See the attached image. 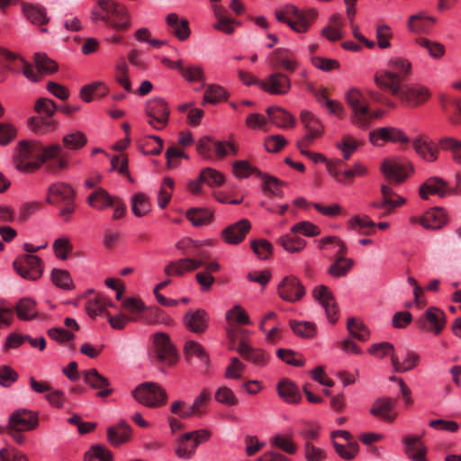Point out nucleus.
I'll return each instance as SVG.
<instances>
[{"instance_id": "nucleus-1", "label": "nucleus", "mask_w": 461, "mask_h": 461, "mask_svg": "<svg viewBox=\"0 0 461 461\" xmlns=\"http://www.w3.org/2000/svg\"><path fill=\"white\" fill-rule=\"evenodd\" d=\"M50 172H58L68 167V158L62 147L58 144L45 146L38 140H23L18 142L14 153V164L17 170L23 173H32L47 161Z\"/></svg>"}, {"instance_id": "nucleus-2", "label": "nucleus", "mask_w": 461, "mask_h": 461, "mask_svg": "<svg viewBox=\"0 0 461 461\" xmlns=\"http://www.w3.org/2000/svg\"><path fill=\"white\" fill-rule=\"evenodd\" d=\"M376 85L384 90L391 92L403 103L411 106H417L426 102L429 96V90L422 86H402L401 76L392 72H382L375 77Z\"/></svg>"}, {"instance_id": "nucleus-3", "label": "nucleus", "mask_w": 461, "mask_h": 461, "mask_svg": "<svg viewBox=\"0 0 461 461\" xmlns=\"http://www.w3.org/2000/svg\"><path fill=\"white\" fill-rule=\"evenodd\" d=\"M203 244L190 238L179 240L176 244V249L182 251L183 254L193 258H185L170 262L165 268L166 275L167 276L172 275L181 276L186 271L195 270L202 267L207 258V253L202 249Z\"/></svg>"}, {"instance_id": "nucleus-4", "label": "nucleus", "mask_w": 461, "mask_h": 461, "mask_svg": "<svg viewBox=\"0 0 461 461\" xmlns=\"http://www.w3.org/2000/svg\"><path fill=\"white\" fill-rule=\"evenodd\" d=\"M345 99L351 110L350 122L360 129H368L374 120L383 115V112L380 110H370L367 99L357 89L348 90Z\"/></svg>"}, {"instance_id": "nucleus-5", "label": "nucleus", "mask_w": 461, "mask_h": 461, "mask_svg": "<svg viewBox=\"0 0 461 461\" xmlns=\"http://www.w3.org/2000/svg\"><path fill=\"white\" fill-rule=\"evenodd\" d=\"M34 110L39 116H32L28 120V125L33 132L43 135L57 129L58 122L51 117L58 110V106L51 99L46 97L37 99Z\"/></svg>"}, {"instance_id": "nucleus-6", "label": "nucleus", "mask_w": 461, "mask_h": 461, "mask_svg": "<svg viewBox=\"0 0 461 461\" xmlns=\"http://www.w3.org/2000/svg\"><path fill=\"white\" fill-rule=\"evenodd\" d=\"M316 16L317 13L313 9L301 11L294 5H286L276 12V17L279 22L287 23L297 32H307Z\"/></svg>"}, {"instance_id": "nucleus-7", "label": "nucleus", "mask_w": 461, "mask_h": 461, "mask_svg": "<svg viewBox=\"0 0 461 461\" xmlns=\"http://www.w3.org/2000/svg\"><path fill=\"white\" fill-rule=\"evenodd\" d=\"M98 7L105 13L104 23L116 32H124L131 27V16L127 8L114 0H98Z\"/></svg>"}, {"instance_id": "nucleus-8", "label": "nucleus", "mask_w": 461, "mask_h": 461, "mask_svg": "<svg viewBox=\"0 0 461 461\" xmlns=\"http://www.w3.org/2000/svg\"><path fill=\"white\" fill-rule=\"evenodd\" d=\"M47 203L60 207L59 214L66 216L75 210V191L68 184L58 182L48 189Z\"/></svg>"}, {"instance_id": "nucleus-9", "label": "nucleus", "mask_w": 461, "mask_h": 461, "mask_svg": "<svg viewBox=\"0 0 461 461\" xmlns=\"http://www.w3.org/2000/svg\"><path fill=\"white\" fill-rule=\"evenodd\" d=\"M132 396L137 402L149 408L160 407L167 399L165 389L153 382H145L138 385L132 391Z\"/></svg>"}, {"instance_id": "nucleus-10", "label": "nucleus", "mask_w": 461, "mask_h": 461, "mask_svg": "<svg viewBox=\"0 0 461 461\" xmlns=\"http://www.w3.org/2000/svg\"><path fill=\"white\" fill-rule=\"evenodd\" d=\"M328 245L339 248L336 252L337 259L330 267L329 273L335 277L345 276L353 266L351 259L343 257L347 252L345 243L335 236H328L319 241V248L321 249H325Z\"/></svg>"}, {"instance_id": "nucleus-11", "label": "nucleus", "mask_w": 461, "mask_h": 461, "mask_svg": "<svg viewBox=\"0 0 461 461\" xmlns=\"http://www.w3.org/2000/svg\"><path fill=\"white\" fill-rule=\"evenodd\" d=\"M14 267L17 274L26 279L38 280L43 271L42 260L33 254H22L14 261Z\"/></svg>"}, {"instance_id": "nucleus-12", "label": "nucleus", "mask_w": 461, "mask_h": 461, "mask_svg": "<svg viewBox=\"0 0 461 461\" xmlns=\"http://www.w3.org/2000/svg\"><path fill=\"white\" fill-rule=\"evenodd\" d=\"M416 323L420 329L437 336L439 335L446 327V313L438 307L429 306L417 319Z\"/></svg>"}, {"instance_id": "nucleus-13", "label": "nucleus", "mask_w": 461, "mask_h": 461, "mask_svg": "<svg viewBox=\"0 0 461 461\" xmlns=\"http://www.w3.org/2000/svg\"><path fill=\"white\" fill-rule=\"evenodd\" d=\"M152 352L157 359L166 365L172 366L177 360V352L169 337L163 332L153 335Z\"/></svg>"}, {"instance_id": "nucleus-14", "label": "nucleus", "mask_w": 461, "mask_h": 461, "mask_svg": "<svg viewBox=\"0 0 461 461\" xmlns=\"http://www.w3.org/2000/svg\"><path fill=\"white\" fill-rule=\"evenodd\" d=\"M146 114L150 118L149 125L156 130H161L167 124L170 110L167 103L157 97L149 100L146 104Z\"/></svg>"}, {"instance_id": "nucleus-15", "label": "nucleus", "mask_w": 461, "mask_h": 461, "mask_svg": "<svg viewBox=\"0 0 461 461\" xmlns=\"http://www.w3.org/2000/svg\"><path fill=\"white\" fill-rule=\"evenodd\" d=\"M369 140L376 147L384 146V142L401 143L403 145H407L410 142L407 135L402 130L394 127H382L371 131L369 132Z\"/></svg>"}, {"instance_id": "nucleus-16", "label": "nucleus", "mask_w": 461, "mask_h": 461, "mask_svg": "<svg viewBox=\"0 0 461 461\" xmlns=\"http://www.w3.org/2000/svg\"><path fill=\"white\" fill-rule=\"evenodd\" d=\"M291 86L290 78L282 72H273L260 82V89L273 95H287Z\"/></svg>"}, {"instance_id": "nucleus-17", "label": "nucleus", "mask_w": 461, "mask_h": 461, "mask_svg": "<svg viewBox=\"0 0 461 461\" xmlns=\"http://www.w3.org/2000/svg\"><path fill=\"white\" fill-rule=\"evenodd\" d=\"M0 58L8 61V68L16 73L22 72L24 77L32 81H39L40 77L34 71L32 66L16 54L0 48Z\"/></svg>"}, {"instance_id": "nucleus-18", "label": "nucleus", "mask_w": 461, "mask_h": 461, "mask_svg": "<svg viewBox=\"0 0 461 461\" xmlns=\"http://www.w3.org/2000/svg\"><path fill=\"white\" fill-rule=\"evenodd\" d=\"M39 426L38 413L27 409L14 411L9 417L8 427L22 431H31Z\"/></svg>"}, {"instance_id": "nucleus-19", "label": "nucleus", "mask_w": 461, "mask_h": 461, "mask_svg": "<svg viewBox=\"0 0 461 461\" xmlns=\"http://www.w3.org/2000/svg\"><path fill=\"white\" fill-rule=\"evenodd\" d=\"M300 117L307 134L297 142L298 149L307 148L316 138L321 135L323 130L321 122L312 113L303 111Z\"/></svg>"}, {"instance_id": "nucleus-20", "label": "nucleus", "mask_w": 461, "mask_h": 461, "mask_svg": "<svg viewBox=\"0 0 461 461\" xmlns=\"http://www.w3.org/2000/svg\"><path fill=\"white\" fill-rule=\"evenodd\" d=\"M210 317L203 309L189 310L183 318L185 327L195 334L204 333L209 327Z\"/></svg>"}, {"instance_id": "nucleus-21", "label": "nucleus", "mask_w": 461, "mask_h": 461, "mask_svg": "<svg viewBox=\"0 0 461 461\" xmlns=\"http://www.w3.org/2000/svg\"><path fill=\"white\" fill-rule=\"evenodd\" d=\"M408 168L412 170L411 165L407 166L398 160L384 159L381 164V171L384 176L391 182L401 184L408 176Z\"/></svg>"}, {"instance_id": "nucleus-22", "label": "nucleus", "mask_w": 461, "mask_h": 461, "mask_svg": "<svg viewBox=\"0 0 461 461\" xmlns=\"http://www.w3.org/2000/svg\"><path fill=\"white\" fill-rule=\"evenodd\" d=\"M419 193L422 199L428 200L430 194L445 197L449 194H453V189H450L448 184L443 178L432 176L428 178L420 186Z\"/></svg>"}, {"instance_id": "nucleus-23", "label": "nucleus", "mask_w": 461, "mask_h": 461, "mask_svg": "<svg viewBox=\"0 0 461 461\" xmlns=\"http://www.w3.org/2000/svg\"><path fill=\"white\" fill-rule=\"evenodd\" d=\"M251 224L249 220L241 219L239 221L226 227L221 231V238L228 244H239L249 231Z\"/></svg>"}, {"instance_id": "nucleus-24", "label": "nucleus", "mask_w": 461, "mask_h": 461, "mask_svg": "<svg viewBox=\"0 0 461 461\" xmlns=\"http://www.w3.org/2000/svg\"><path fill=\"white\" fill-rule=\"evenodd\" d=\"M404 452L411 461H426L427 448L420 438L408 435L402 438Z\"/></svg>"}, {"instance_id": "nucleus-25", "label": "nucleus", "mask_w": 461, "mask_h": 461, "mask_svg": "<svg viewBox=\"0 0 461 461\" xmlns=\"http://www.w3.org/2000/svg\"><path fill=\"white\" fill-rule=\"evenodd\" d=\"M447 222L445 210L441 207H435L427 211L420 217V224L426 229L438 230Z\"/></svg>"}, {"instance_id": "nucleus-26", "label": "nucleus", "mask_w": 461, "mask_h": 461, "mask_svg": "<svg viewBox=\"0 0 461 461\" xmlns=\"http://www.w3.org/2000/svg\"><path fill=\"white\" fill-rule=\"evenodd\" d=\"M267 114L273 124L282 129L294 127L296 123L295 118L289 112L279 106L268 107Z\"/></svg>"}, {"instance_id": "nucleus-27", "label": "nucleus", "mask_w": 461, "mask_h": 461, "mask_svg": "<svg viewBox=\"0 0 461 461\" xmlns=\"http://www.w3.org/2000/svg\"><path fill=\"white\" fill-rule=\"evenodd\" d=\"M236 350L246 360L258 366H264L268 362V356L264 350L253 348L247 345L243 340L240 341Z\"/></svg>"}, {"instance_id": "nucleus-28", "label": "nucleus", "mask_w": 461, "mask_h": 461, "mask_svg": "<svg viewBox=\"0 0 461 461\" xmlns=\"http://www.w3.org/2000/svg\"><path fill=\"white\" fill-rule=\"evenodd\" d=\"M197 445L189 432L181 435L175 442V454L182 459L189 460L195 454Z\"/></svg>"}, {"instance_id": "nucleus-29", "label": "nucleus", "mask_w": 461, "mask_h": 461, "mask_svg": "<svg viewBox=\"0 0 461 461\" xmlns=\"http://www.w3.org/2000/svg\"><path fill=\"white\" fill-rule=\"evenodd\" d=\"M166 23L172 30V33L181 41H186L190 34L191 30L189 27L188 20L182 18L175 14H168L166 17Z\"/></svg>"}, {"instance_id": "nucleus-30", "label": "nucleus", "mask_w": 461, "mask_h": 461, "mask_svg": "<svg viewBox=\"0 0 461 461\" xmlns=\"http://www.w3.org/2000/svg\"><path fill=\"white\" fill-rule=\"evenodd\" d=\"M313 297L325 309L326 314L331 322H336L338 307L330 290H313Z\"/></svg>"}, {"instance_id": "nucleus-31", "label": "nucleus", "mask_w": 461, "mask_h": 461, "mask_svg": "<svg viewBox=\"0 0 461 461\" xmlns=\"http://www.w3.org/2000/svg\"><path fill=\"white\" fill-rule=\"evenodd\" d=\"M36 302L29 297L18 300L14 307V312L22 321H32L39 317Z\"/></svg>"}, {"instance_id": "nucleus-32", "label": "nucleus", "mask_w": 461, "mask_h": 461, "mask_svg": "<svg viewBox=\"0 0 461 461\" xmlns=\"http://www.w3.org/2000/svg\"><path fill=\"white\" fill-rule=\"evenodd\" d=\"M272 66H282L287 72H294L298 62L294 57L293 53L286 49H277L274 51L272 56Z\"/></svg>"}, {"instance_id": "nucleus-33", "label": "nucleus", "mask_w": 461, "mask_h": 461, "mask_svg": "<svg viewBox=\"0 0 461 461\" xmlns=\"http://www.w3.org/2000/svg\"><path fill=\"white\" fill-rule=\"evenodd\" d=\"M419 354L414 351L407 350L404 357L401 360L397 356H392V365L398 373H405L415 368L420 362Z\"/></svg>"}, {"instance_id": "nucleus-34", "label": "nucleus", "mask_w": 461, "mask_h": 461, "mask_svg": "<svg viewBox=\"0 0 461 461\" xmlns=\"http://www.w3.org/2000/svg\"><path fill=\"white\" fill-rule=\"evenodd\" d=\"M114 198L106 190L98 187L88 195L87 203L94 209L104 210L113 205Z\"/></svg>"}, {"instance_id": "nucleus-35", "label": "nucleus", "mask_w": 461, "mask_h": 461, "mask_svg": "<svg viewBox=\"0 0 461 461\" xmlns=\"http://www.w3.org/2000/svg\"><path fill=\"white\" fill-rule=\"evenodd\" d=\"M211 395L208 390L203 389L201 393L194 399L192 405H190L183 413L182 419H188L194 416H202L205 413V407L207 406Z\"/></svg>"}, {"instance_id": "nucleus-36", "label": "nucleus", "mask_w": 461, "mask_h": 461, "mask_svg": "<svg viewBox=\"0 0 461 461\" xmlns=\"http://www.w3.org/2000/svg\"><path fill=\"white\" fill-rule=\"evenodd\" d=\"M278 395L288 403H297L301 400L298 387L290 380L283 379L277 384Z\"/></svg>"}, {"instance_id": "nucleus-37", "label": "nucleus", "mask_w": 461, "mask_h": 461, "mask_svg": "<svg viewBox=\"0 0 461 461\" xmlns=\"http://www.w3.org/2000/svg\"><path fill=\"white\" fill-rule=\"evenodd\" d=\"M381 193L383 196V205L388 210L383 214L384 216H386L394 208L400 207L405 203L404 198L395 194L393 189L386 185L381 186Z\"/></svg>"}, {"instance_id": "nucleus-38", "label": "nucleus", "mask_w": 461, "mask_h": 461, "mask_svg": "<svg viewBox=\"0 0 461 461\" xmlns=\"http://www.w3.org/2000/svg\"><path fill=\"white\" fill-rule=\"evenodd\" d=\"M412 145L416 153L425 161L433 162L438 158V149L431 143L416 139Z\"/></svg>"}, {"instance_id": "nucleus-39", "label": "nucleus", "mask_w": 461, "mask_h": 461, "mask_svg": "<svg viewBox=\"0 0 461 461\" xmlns=\"http://www.w3.org/2000/svg\"><path fill=\"white\" fill-rule=\"evenodd\" d=\"M394 405V401L391 398L378 399L376 400L370 412L375 417H382L384 420L392 422L394 420V416L390 415Z\"/></svg>"}, {"instance_id": "nucleus-40", "label": "nucleus", "mask_w": 461, "mask_h": 461, "mask_svg": "<svg viewBox=\"0 0 461 461\" xmlns=\"http://www.w3.org/2000/svg\"><path fill=\"white\" fill-rule=\"evenodd\" d=\"M435 23L431 17H427L422 14H413L409 19L408 27L415 33H428Z\"/></svg>"}, {"instance_id": "nucleus-41", "label": "nucleus", "mask_w": 461, "mask_h": 461, "mask_svg": "<svg viewBox=\"0 0 461 461\" xmlns=\"http://www.w3.org/2000/svg\"><path fill=\"white\" fill-rule=\"evenodd\" d=\"M23 10L25 16L32 23L43 25L49 22L45 9L41 5L23 4Z\"/></svg>"}, {"instance_id": "nucleus-42", "label": "nucleus", "mask_w": 461, "mask_h": 461, "mask_svg": "<svg viewBox=\"0 0 461 461\" xmlns=\"http://www.w3.org/2000/svg\"><path fill=\"white\" fill-rule=\"evenodd\" d=\"M347 329L349 334L359 341H366L369 339L370 331L365 323L354 317L348 319Z\"/></svg>"}, {"instance_id": "nucleus-43", "label": "nucleus", "mask_w": 461, "mask_h": 461, "mask_svg": "<svg viewBox=\"0 0 461 461\" xmlns=\"http://www.w3.org/2000/svg\"><path fill=\"white\" fill-rule=\"evenodd\" d=\"M348 224L350 229L360 234L370 235L375 231V223L367 215L363 217L355 215L349 220Z\"/></svg>"}, {"instance_id": "nucleus-44", "label": "nucleus", "mask_w": 461, "mask_h": 461, "mask_svg": "<svg viewBox=\"0 0 461 461\" xmlns=\"http://www.w3.org/2000/svg\"><path fill=\"white\" fill-rule=\"evenodd\" d=\"M289 326L296 336L303 339H312L317 333L315 324L311 321L292 320L289 321Z\"/></svg>"}, {"instance_id": "nucleus-45", "label": "nucleus", "mask_w": 461, "mask_h": 461, "mask_svg": "<svg viewBox=\"0 0 461 461\" xmlns=\"http://www.w3.org/2000/svg\"><path fill=\"white\" fill-rule=\"evenodd\" d=\"M295 234L291 231L279 239L280 245L290 253L300 252L306 245V241Z\"/></svg>"}, {"instance_id": "nucleus-46", "label": "nucleus", "mask_w": 461, "mask_h": 461, "mask_svg": "<svg viewBox=\"0 0 461 461\" xmlns=\"http://www.w3.org/2000/svg\"><path fill=\"white\" fill-rule=\"evenodd\" d=\"M84 381L93 389H103L110 385L108 378L102 375L95 368L82 372Z\"/></svg>"}, {"instance_id": "nucleus-47", "label": "nucleus", "mask_w": 461, "mask_h": 461, "mask_svg": "<svg viewBox=\"0 0 461 461\" xmlns=\"http://www.w3.org/2000/svg\"><path fill=\"white\" fill-rule=\"evenodd\" d=\"M187 219L196 227L207 225L212 220V212L207 209L192 208L186 212Z\"/></svg>"}, {"instance_id": "nucleus-48", "label": "nucleus", "mask_w": 461, "mask_h": 461, "mask_svg": "<svg viewBox=\"0 0 461 461\" xmlns=\"http://www.w3.org/2000/svg\"><path fill=\"white\" fill-rule=\"evenodd\" d=\"M258 176L263 181V188L266 192L270 193L273 195L282 196L283 192L281 187L285 185V182L279 180L278 178L263 174L261 172H258Z\"/></svg>"}, {"instance_id": "nucleus-49", "label": "nucleus", "mask_w": 461, "mask_h": 461, "mask_svg": "<svg viewBox=\"0 0 461 461\" xmlns=\"http://www.w3.org/2000/svg\"><path fill=\"white\" fill-rule=\"evenodd\" d=\"M225 319L228 325L238 324H249L250 320L246 313L245 310L240 305H235L229 310L225 314Z\"/></svg>"}, {"instance_id": "nucleus-50", "label": "nucleus", "mask_w": 461, "mask_h": 461, "mask_svg": "<svg viewBox=\"0 0 461 461\" xmlns=\"http://www.w3.org/2000/svg\"><path fill=\"white\" fill-rule=\"evenodd\" d=\"M208 257L204 259V264L202 266L205 267L206 273H198L196 275V279L198 283L203 286L204 288H210L211 285L213 284V277L210 275L212 272H217L220 269V266L217 262L212 261V262H206Z\"/></svg>"}, {"instance_id": "nucleus-51", "label": "nucleus", "mask_w": 461, "mask_h": 461, "mask_svg": "<svg viewBox=\"0 0 461 461\" xmlns=\"http://www.w3.org/2000/svg\"><path fill=\"white\" fill-rule=\"evenodd\" d=\"M131 210L137 217H141L150 210V203L143 193H138L131 198Z\"/></svg>"}, {"instance_id": "nucleus-52", "label": "nucleus", "mask_w": 461, "mask_h": 461, "mask_svg": "<svg viewBox=\"0 0 461 461\" xmlns=\"http://www.w3.org/2000/svg\"><path fill=\"white\" fill-rule=\"evenodd\" d=\"M34 62L37 68L34 71L38 73L40 77L41 73H53L58 68L57 64L42 53H36L34 55Z\"/></svg>"}, {"instance_id": "nucleus-53", "label": "nucleus", "mask_w": 461, "mask_h": 461, "mask_svg": "<svg viewBox=\"0 0 461 461\" xmlns=\"http://www.w3.org/2000/svg\"><path fill=\"white\" fill-rule=\"evenodd\" d=\"M84 461H112V452L102 445H95L86 453Z\"/></svg>"}, {"instance_id": "nucleus-54", "label": "nucleus", "mask_w": 461, "mask_h": 461, "mask_svg": "<svg viewBox=\"0 0 461 461\" xmlns=\"http://www.w3.org/2000/svg\"><path fill=\"white\" fill-rule=\"evenodd\" d=\"M87 139L82 131H74L63 137L64 147L68 149H79L86 144Z\"/></svg>"}, {"instance_id": "nucleus-55", "label": "nucleus", "mask_w": 461, "mask_h": 461, "mask_svg": "<svg viewBox=\"0 0 461 461\" xmlns=\"http://www.w3.org/2000/svg\"><path fill=\"white\" fill-rule=\"evenodd\" d=\"M226 95L225 90L219 85H209L203 95V104H217L224 99Z\"/></svg>"}, {"instance_id": "nucleus-56", "label": "nucleus", "mask_w": 461, "mask_h": 461, "mask_svg": "<svg viewBox=\"0 0 461 461\" xmlns=\"http://www.w3.org/2000/svg\"><path fill=\"white\" fill-rule=\"evenodd\" d=\"M185 354L187 358L196 357L202 362H208V355L203 347L194 340H189L185 345Z\"/></svg>"}, {"instance_id": "nucleus-57", "label": "nucleus", "mask_w": 461, "mask_h": 461, "mask_svg": "<svg viewBox=\"0 0 461 461\" xmlns=\"http://www.w3.org/2000/svg\"><path fill=\"white\" fill-rule=\"evenodd\" d=\"M389 72L401 76V83L411 70V63L402 58H393L389 61Z\"/></svg>"}, {"instance_id": "nucleus-58", "label": "nucleus", "mask_w": 461, "mask_h": 461, "mask_svg": "<svg viewBox=\"0 0 461 461\" xmlns=\"http://www.w3.org/2000/svg\"><path fill=\"white\" fill-rule=\"evenodd\" d=\"M439 146L446 150L452 152L453 159L461 164V141L451 137H447L439 140Z\"/></svg>"}, {"instance_id": "nucleus-59", "label": "nucleus", "mask_w": 461, "mask_h": 461, "mask_svg": "<svg viewBox=\"0 0 461 461\" xmlns=\"http://www.w3.org/2000/svg\"><path fill=\"white\" fill-rule=\"evenodd\" d=\"M199 176L200 181L212 187L221 185L223 183V176L211 167L202 170Z\"/></svg>"}, {"instance_id": "nucleus-60", "label": "nucleus", "mask_w": 461, "mask_h": 461, "mask_svg": "<svg viewBox=\"0 0 461 461\" xmlns=\"http://www.w3.org/2000/svg\"><path fill=\"white\" fill-rule=\"evenodd\" d=\"M214 398L217 402L226 406H235L239 402L233 391L226 386L220 387L216 391Z\"/></svg>"}, {"instance_id": "nucleus-61", "label": "nucleus", "mask_w": 461, "mask_h": 461, "mask_svg": "<svg viewBox=\"0 0 461 461\" xmlns=\"http://www.w3.org/2000/svg\"><path fill=\"white\" fill-rule=\"evenodd\" d=\"M417 43L427 50L429 55L434 59L441 58L445 53V48L442 44L431 41L426 38L417 39Z\"/></svg>"}, {"instance_id": "nucleus-62", "label": "nucleus", "mask_w": 461, "mask_h": 461, "mask_svg": "<svg viewBox=\"0 0 461 461\" xmlns=\"http://www.w3.org/2000/svg\"><path fill=\"white\" fill-rule=\"evenodd\" d=\"M51 280L58 288H71L73 280L70 274L62 269H53Z\"/></svg>"}, {"instance_id": "nucleus-63", "label": "nucleus", "mask_w": 461, "mask_h": 461, "mask_svg": "<svg viewBox=\"0 0 461 461\" xmlns=\"http://www.w3.org/2000/svg\"><path fill=\"white\" fill-rule=\"evenodd\" d=\"M53 249L57 258L65 260L68 255L72 252L73 246L68 238L62 237L57 239L53 243Z\"/></svg>"}, {"instance_id": "nucleus-64", "label": "nucleus", "mask_w": 461, "mask_h": 461, "mask_svg": "<svg viewBox=\"0 0 461 461\" xmlns=\"http://www.w3.org/2000/svg\"><path fill=\"white\" fill-rule=\"evenodd\" d=\"M1 461H28L25 454L14 447H4L0 449Z\"/></svg>"}]
</instances>
